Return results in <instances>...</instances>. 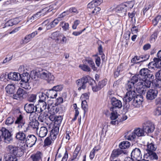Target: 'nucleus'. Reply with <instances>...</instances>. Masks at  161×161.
<instances>
[{
    "label": "nucleus",
    "instance_id": "18",
    "mask_svg": "<svg viewBox=\"0 0 161 161\" xmlns=\"http://www.w3.org/2000/svg\"><path fill=\"white\" fill-rule=\"evenodd\" d=\"M21 75L19 73L15 72H11L8 75V78L14 81H18L21 79Z\"/></svg>",
    "mask_w": 161,
    "mask_h": 161
},
{
    "label": "nucleus",
    "instance_id": "16",
    "mask_svg": "<svg viewBox=\"0 0 161 161\" xmlns=\"http://www.w3.org/2000/svg\"><path fill=\"white\" fill-rule=\"evenodd\" d=\"M111 103L113 106L111 108H114V109L116 108H120L122 107V104L121 101L116 98L114 97H112L111 98Z\"/></svg>",
    "mask_w": 161,
    "mask_h": 161
},
{
    "label": "nucleus",
    "instance_id": "30",
    "mask_svg": "<svg viewBox=\"0 0 161 161\" xmlns=\"http://www.w3.org/2000/svg\"><path fill=\"white\" fill-rule=\"evenodd\" d=\"M130 146V143L127 141H124L119 145V147L120 149H125L129 148Z\"/></svg>",
    "mask_w": 161,
    "mask_h": 161
},
{
    "label": "nucleus",
    "instance_id": "42",
    "mask_svg": "<svg viewBox=\"0 0 161 161\" xmlns=\"http://www.w3.org/2000/svg\"><path fill=\"white\" fill-rule=\"evenodd\" d=\"M125 6V8L126 9L127 11L132 8L134 5V3L133 1H129L128 2L125 3L123 4Z\"/></svg>",
    "mask_w": 161,
    "mask_h": 161
},
{
    "label": "nucleus",
    "instance_id": "4",
    "mask_svg": "<svg viewBox=\"0 0 161 161\" xmlns=\"http://www.w3.org/2000/svg\"><path fill=\"white\" fill-rule=\"evenodd\" d=\"M89 78L88 76H85L76 80V82L77 86L79 87V91H80L81 89L84 90L86 88Z\"/></svg>",
    "mask_w": 161,
    "mask_h": 161
},
{
    "label": "nucleus",
    "instance_id": "38",
    "mask_svg": "<svg viewBox=\"0 0 161 161\" xmlns=\"http://www.w3.org/2000/svg\"><path fill=\"white\" fill-rule=\"evenodd\" d=\"M41 153L40 152H37L36 154L31 156L33 161H40L41 160Z\"/></svg>",
    "mask_w": 161,
    "mask_h": 161
},
{
    "label": "nucleus",
    "instance_id": "24",
    "mask_svg": "<svg viewBox=\"0 0 161 161\" xmlns=\"http://www.w3.org/2000/svg\"><path fill=\"white\" fill-rule=\"evenodd\" d=\"M125 136L126 139L130 141H135L138 138L134 130L131 133L127 132Z\"/></svg>",
    "mask_w": 161,
    "mask_h": 161
},
{
    "label": "nucleus",
    "instance_id": "47",
    "mask_svg": "<svg viewBox=\"0 0 161 161\" xmlns=\"http://www.w3.org/2000/svg\"><path fill=\"white\" fill-rule=\"evenodd\" d=\"M14 117H9L6 120L5 124L8 125H9L14 123Z\"/></svg>",
    "mask_w": 161,
    "mask_h": 161
},
{
    "label": "nucleus",
    "instance_id": "10",
    "mask_svg": "<svg viewBox=\"0 0 161 161\" xmlns=\"http://www.w3.org/2000/svg\"><path fill=\"white\" fill-rule=\"evenodd\" d=\"M136 96V93L134 91L129 90L123 98V100L126 103H129L134 99Z\"/></svg>",
    "mask_w": 161,
    "mask_h": 161
},
{
    "label": "nucleus",
    "instance_id": "22",
    "mask_svg": "<svg viewBox=\"0 0 161 161\" xmlns=\"http://www.w3.org/2000/svg\"><path fill=\"white\" fill-rule=\"evenodd\" d=\"M147 148L146 151L147 152H154L157 149V146L154 142L150 141L148 142L147 145Z\"/></svg>",
    "mask_w": 161,
    "mask_h": 161
},
{
    "label": "nucleus",
    "instance_id": "32",
    "mask_svg": "<svg viewBox=\"0 0 161 161\" xmlns=\"http://www.w3.org/2000/svg\"><path fill=\"white\" fill-rule=\"evenodd\" d=\"M129 80L131 81V83L133 82L135 84L138 81H139L138 83L139 82H141L142 81L141 79V78L139 74L133 76Z\"/></svg>",
    "mask_w": 161,
    "mask_h": 161
},
{
    "label": "nucleus",
    "instance_id": "15",
    "mask_svg": "<svg viewBox=\"0 0 161 161\" xmlns=\"http://www.w3.org/2000/svg\"><path fill=\"white\" fill-rule=\"evenodd\" d=\"M131 157H133L137 160H139L142 157V154L139 148H136L133 150L131 154Z\"/></svg>",
    "mask_w": 161,
    "mask_h": 161
},
{
    "label": "nucleus",
    "instance_id": "39",
    "mask_svg": "<svg viewBox=\"0 0 161 161\" xmlns=\"http://www.w3.org/2000/svg\"><path fill=\"white\" fill-rule=\"evenodd\" d=\"M86 61L91 66L93 70L95 71L97 70V68L95 67V64L92 58H87L86 59Z\"/></svg>",
    "mask_w": 161,
    "mask_h": 161
},
{
    "label": "nucleus",
    "instance_id": "27",
    "mask_svg": "<svg viewBox=\"0 0 161 161\" xmlns=\"http://www.w3.org/2000/svg\"><path fill=\"white\" fill-rule=\"evenodd\" d=\"M48 130L46 127L42 126L40 128L38 133V136L40 137H44L47 134Z\"/></svg>",
    "mask_w": 161,
    "mask_h": 161
},
{
    "label": "nucleus",
    "instance_id": "8",
    "mask_svg": "<svg viewBox=\"0 0 161 161\" xmlns=\"http://www.w3.org/2000/svg\"><path fill=\"white\" fill-rule=\"evenodd\" d=\"M40 77L41 78L45 80L48 81L53 80L54 79V76L46 70L42 72L40 74Z\"/></svg>",
    "mask_w": 161,
    "mask_h": 161
},
{
    "label": "nucleus",
    "instance_id": "29",
    "mask_svg": "<svg viewBox=\"0 0 161 161\" xmlns=\"http://www.w3.org/2000/svg\"><path fill=\"white\" fill-rule=\"evenodd\" d=\"M17 92L22 99L25 98L28 96L27 92L21 88H19Z\"/></svg>",
    "mask_w": 161,
    "mask_h": 161
},
{
    "label": "nucleus",
    "instance_id": "9",
    "mask_svg": "<svg viewBox=\"0 0 161 161\" xmlns=\"http://www.w3.org/2000/svg\"><path fill=\"white\" fill-rule=\"evenodd\" d=\"M36 141V137L35 135H29L27 136L25 141L27 146L31 147L35 145Z\"/></svg>",
    "mask_w": 161,
    "mask_h": 161
},
{
    "label": "nucleus",
    "instance_id": "5",
    "mask_svg": "<svg viewBox=\"0 0 161 161\" xmlns=\"http://www.w3.org/2000/svg\"><path fill=\"white\" fill-rule=\"evenodd\" d=\"M15 124H17V127L20 129L23 128L24 132H27L29 130V126L27 125H25V121L23 119V117L21 114H20L16 119L15 122Z\"/></svg>",
    "mask_w": 161,
    "mask_h": 161
},
{
    "label": "nucleus",
    "instance_id": "56",
    "mask_svg": "<svg viewBox=\"0 0 161 161\" xmlns=\"http://www.w3.org/2000/svg\"><path fill=\"white\" fill-rule=\"evenodd\" d=\"M152 4H149L146 5L143 10V14L145 15L146 12L152 7Z\"/></svg>",
    "mask_w": 161,
    "mask_h": 161
},
{
    "label": "nucleus",
    "instance_id": "54",
    "mask_svg": "<svg viewBox=\"0 0 161 161\" xmlns=\"http://www.w3.org/2000/svg\"><path fill=\"white\" fill-rule=\"evenodd\" d=\"M149 55H141L140 56V62H142L147 60L149 58Z\"/></svg>",
    "mask_w": 161,
    "mask_h": 161
},
{
    "label": "nucleus",
    "instance_id": "58",
    "mask_svg": "<svg viewBox=\"0 0 161 161\" xmlns=\"http://www.w3.org/2000/svg\"><path fill=\"white\" fill-rule=\"evenodd\" d=\"M156 63L153 59V61L150 62L148 64V67L149 69H154L155 67V64Z\"/></svg>",
    "mask_w": 161,
    "mask_h": 161
},
{
    "label": "nucleus",
    "instance_id": "34",
    "mask_svg": "<svg viewBox=\"0 0 161 161\" xmlns=\"http://www.w3.org/2000/svg\"><path fill=\"white\" fill-rule=\"evenodd\" d=\"M37 94H31L29 95L27 98V100L30 103H35L36 101Z\"/></svg>",
    "mask_w": 161,
    "mask_h": 161
},
{
    "label": "nucleus",
    "instance_id": "21",
    "mask_svg": "<svg viewBox=\"0 0 161 161\" xmlns=\"http://www.w3.org/2000/svg\"><path fill=\"white\" fill-rule=\"evenodd\" d=\"M123 4L118 6L116 8V12L118 14H121L120 16H124L126 15L127 10Z\"/></svg>",
    "mask_w": 161,
    "mask_h": 161
},
{
    "label": "nucleus",
    "instance_id": "20",
    "mask_svg": "<svg viewBox=\"0 0 161 161\" xmlns=\"http://www.w3.org/2000/svg\"><path fill=\"white\" fill-rule=\"evenodd\" d=\"M35 106L32 103H26L24 106V109L28 113H32L34 112Z\"/></svg>",
    "mask_w": 161,
    "mask_h": 161
},
{
    "label": "nucleus",
    "instance_id": "63",
    "mask_svg": "<svg viewBox=\"0 0 161 161\" xmlns=\"http://www.w3.org/2000/svg\"><path fill=\"white\" fill-rule=\"evenodd\" d=\"M95 56H97L95 61L96 64L97 66L99 67L101 63L100 58L99 57L97 56L96 55H95Z\"/></svg>",
    "mask_w": 161,
    "mask_h": 161
},
{
    "label": "nucleus",
    "instance_id": "35",
    "mask_svg": "<svg viewBox=\"0 0 161 161\" xmlns=\"http://www.w3.org/2000/svg\"><path fill=\"white\" fill-rule=\"evenodd\" d=\"M155 75L157 79V85L159 86H161V70L157 72Z\"/></svg>",
    "mask_w": 161,
    "mask_h": 161
},
{
    "label": "nucleus",
    "instance_id": "49",
    "mask_svg": "<svg viewBox=\"0 0 161 161\" xmlns=\"http://www.w3.org/2000/svg\"><path fill=\"white\" fill-rule=\"evenodd\" d=\"M79 67L84 71L89 72L91 71V69L88 66L85 64H80L79 66Z\"/></svg>",
    "mask_w": 161,
    "mask_h": 161
},
{
    "label": "nucleus",
    "instance_id": "62",
    "mask_svg": "<svg viewBox=\"0 0 161 161\" xmlns=\"http://www.w3.org/2000/svg\"><path fill=\"white\" fill-rule=\"evenodd\" d=\"M12 58V56L7 55L5 59L4 60L3 63H5L11 60Z\"/></svg>",
    "mask_w": 161,
    "mask_h": 161
},
{
    "label": "nucleus",
    "instance_id": "55",
    "mask_svg": "<svg viewBox=\"0 0 161 161\" xmlns=\"http://www.w3.org/2000/svg\"><path fill=\"white\" fill-rule=\"evenodd\" d=\"M63 101L64 100L62 97H59L56 99L55 105V106H58L63 103Z\"/></svg>",
    "mask_w": 161,
    "mask_h": 161
},
{
    "label": "nucleus",
    "instance_id": "26",
    "mask_svg": "<svg viewBox=\"0 0 161 161\" xmlns=\"http://www.w3.org/2000/svg\"><path fill=\"white\" fill-rule=\"evenodd\" d=\"M23 131H20L16 134V138L18 140L21 141H25L26 138L25 134Z\"/></svg>",
    "mask_w": 161,
    "mask_h": 161
},
{
    "label": "nucleus",
    "instance_id": "60",
    "mask_svg": "<svg viewBox=\"0 0 161 161\" xmlns=\"http://www.w3.org/2000/svg\"><path fill=\"white\" fill-rule=\"evenodd\" d=\"M80 23V21L79 20H76L75 21L72 26V28L73 29L75 30L76 29L77 26Z\"/></svg>",
    "mask_w": 161,
    "mask_h": 161
},
{
    "label": "nucleus",
    "instance_id": "13",
    "mask_svg": "<svg viewBox=\"0 0 161 161\" xmlns=\"http://www.w3.org/2000/svg\"><path fill=\"white\" fill-rule=\"evenodd\" d=\"M125 153V151L121 149H114L111 153L109 160H114L122 154Z\"/></svg>",
    "mask_w": 161,
    "mask_h": 161
},
{
    "label": "nucleus",
    "instance_id": "19",
    "mask_svg": "<svg viewBox=\"0 0 161 161\" xmlns=\"http://www.w3.org/2000/svg\"><path fill=\"white\" fill-rule=\"evenodd\" d=\"M16 85L14 84H8L5 88L7 93L8 94H12L15 92Z\"/></svg>",
    "mask_w": 161,
    "mask_h": 161
},
{
    "label": "nucleus",
    "instance_id": "2",
    "mask_svg": "<svg viewBox=\"0 0 161 161\" xmlns=\"http://www.w3.org/2000/svg\"><path fill=\"white\" fill-rule=\"evenodd\" d=\"M54 120V127L51 131V136L53 137V139H56L58 133L60 125L63 119L62 116L59 115L56 116Z\"/></svg>",
    "mask_w": 161,
    "mask_h": 161
},
{
    "label": "nucleus",
    "instance_id": "45",
    "mask_svg": "<svg viewBox=\"0 0 161 161\" xmlns=\"http://www.w3.org/2000/svg\"><path fill=\"white\" fill-rule=\"evenodd\" d=\"M60 25L62 27L63 30L64 31H66L69 29V24L66 23L64 21L61 22L60 23Z\"/></svg>",
    "mask_w": 161,
    "mask_h": 161
},
{
    "label": "nucleus",
    "instance_id": "31",
    "mask_svg": "<svg viewBox=\"0 0 161 161\" xmlns=\"http://www.w3.org/2000/svg\"><path fill=\"white\" fill-rule=\"evenodd\" d=\"M134 130L137 138L145 136V132L142 128H136Z\"/></svg>",
    "mask_w": 161,
    "mask_h": 161
},
{
    "label": "nucleus",
    "instance_id": "53",
    "mask_svg": "<svg viewBox=\"0 0 161 161\" xmlns=\"http://www.w3.org/2000/svg\"><path fill=\"white\" fill-rule=\"evenodd\" d=\"M154 115L158 116L161 115V107H158L156 108L154 111Z\"/></svg>",
    "mask_w": 161,
    "mask_h": 161
},
{
    "label": "nucleus",
    "instance_id": "17",
    "mask_svg": "<svg viewBox=\"0 0 161 161\" xmlns=\"http://www.w3.org/2000/svg\"><path fill=\"white\" fill-rule=\"evenodd\" d=\"M38 94H39V102H45L47 99L48 98L46 90H42Z\"/></svg>",
    "mask_w": 161,
    "mask_h": 161
},
{
    "label": "nucleus",
    "instance_id": "25",
    "mask_svg": "<svg viewBox=\"0 0 161 161\" xmlns=\"http://www.w3.org/2000/svg\"><path fill=\"white\" fill-rule=\"evenodd\" d=\"M145 158H148L151 160H157L158 157L156 153L154 152H147L144 156Z\"/></svg>",
    "mask_w": 161,
    "mask_h": 161
},
{
    "label": "nucleus",
    "instance_id": "44",
    "mask_svg": "<svg viewBox=\"0 0 161 161\" xmlns=\"http://www.w3.org/2000/svg\"><path fill=\"white\" fill-rule=\"evenodd\" d=\"M16 156L14 155H8L5 158L6 161H17Z\"/></svg>",
    "mask_w": 161,
    "mask_h": 161
},
{
    "label": "nucleus",
    "instance_id": "12",
    "mask_svg": "<svg viewBox=\"0 0 161 161\" xmlns=\"http://www.w3.org/2000/svg\"><path fill=\"white\" fill-rule=\"evenodd\" d=\"M158 93V92L157 90L155 89H150L147 92L146 98L148 100H153L156 97Z\"/></svg>",
    "mask_w": 161,
    "mask_h": 161
},
{
    "label": "nucleus",
    "instance_id": "52",
    "mask_svg": "<svg viewBox=\"0 0 161 161\" xmlns=\"http://www.w3.org/2000/svg\"><path fill=\"white\" fill-rule=\"evenodd\" d=\"M38 103L42 112L46 109L47 108V104L46 102H39Z\"/></svg>",
    "mask_w": 161,
    "mask_h": 161
},
{
    "label": "nucleus",
    "instance_id": "57",
    "mask_svg": "<svg viewBox=\"0 0 161 161\" xmlns=\"http://www.w3.org/2000/svg\"><path fill=\"white\" fill-rule=\"evenodd\" d=\"M106 84V82L105 80H102L99 81L98 83V85L100 87V89L103 87Z\"/></svg>",
    "mask_w": 161,
    "mask_h": 161
},
{
    "label": "nucleus",
    "instance_id": "28",
    "mask_svg": "<svg viewBox=\"0 0 161 161\" xmlns=\"http://www.w3.org/2000/svg\"><path fill=\"white\" fill-rule=\"evenodd\" d=\"M48 98H54L57 96V93L53 89L49 90H46Z\"/></svg>",
    "mask_w": 161,
    "mask_h": 161
},
{
    "label": "nucleus",
    "instance_id": "51",
    "mask_svg": "<svg viewBox=\"0 0 161 161\" xmlns=\"http://www.w3.org/2000/svg\"><path fill=\"white\" fill-rule=\"evenodd\" d=\"M154 60L156 63L155 68L158 69L161 68V60L155 58H154Z\"/></svg>",
    "mask_w": 161,
    "mask_h": 161
},
{
    "label": "nucleus",
    "instance_id": "3",
    "mask_svg": "<svg viewBox=\"0 0 161 161\" xmlns=\"http://www.w3.org/2000/svg\"><path fill=\"white\" fill-rule=\"evenodd\" d=\"M12 140V137L10 132L5 128L3 127L0 130V142L3 141L9 143Z\"/></svg>",
    "mask_w": 161,
    "mask_h": 161
},
{
    "label": "nucleus",
    "instance_id": "40",
    "mask_svg": "<svg viewBox=\"0 0 161 161\" xmlns=\"http://www.w3.org/2000/svg\"><path fill=\"white\" fill-rule=\"evenodd\" d=\"M110 110L111 111H112L110 117L111 119L112 120L116 119L118 117L116 110L114 109V108H111Z\"/></svg>",
    "mask_w": 161,
    "mask_h": 161
},
{
    "label": "nucleus",
    "instance_id": "43",
    "mask_svg": "<svg viewBox=\"0 0 161 161\" xmlns=\"http://www.w3.org/2000/svg\"><path fill=\"white\" fill-rule=\"evenodd\" d=\"M81 149V147L79 145H77L73 153V160L75 159L78 156L79 152Z\"/></svg>",
    "mask_w": 161,
    "mask_h": 161
},
{
    "label": "nucleus",
    "instance_id": "61",
    "mask_svg": "<svg viewBox=\"0 0 161 161\" xmlns=\"http://www.w3.org/2000/svg\"><path fill=\"white\" fill-rule=\"evenodd\" d=\"M40 107L38 104L37 106H35V110L34 112H37V113H41L42 112V110L41 109Z\"/></svg>",
    "mask_w": 161,
    "mask_h": 161
},
{
    "label": "nucleus",
    "instance_id": "48",
    "mask_svg": "<svg viewBox=\"0 0 161 161\" xmlns=\"http://www.w3.org/2000/svg\"><path fill=\"white\" fill-rule=\"evenodd\" d=\"M81 107L84 110V117L85 116L86 113L87 111V105L86 101H83L81 103Z\"/></svg>",
    "mask_w": 161,
    "mask_h": 161
},
{
    "label": "nucleus",
    "instance_id": "36",
    "mask_svg": "<svg viewBox=\"0 0 161 161\" xmlns=\"http://www.w3.org/2000/svg\"><path fill=\"white\" fill-rule=\"evenodd\" d=\"M32 38L29 35H26L24 39H22L20 42V44L22 45H24L29 42Z\"/></svg>",
    "mask_w": 161,
    "mask_h": 161
},
{
    "label": "nucleus",
    "instance_id": "23",
    "mask_svg": "<svg viewBox=\"0 0 161 161\" xmlns=\"http://www.w3.org/2000/svg\"><path fill=\"white\" fill-rule=\"evenodd\" d=\"M65 12H64L59 15V17L58 18L55 19L51 22L49 25L51 28L54 27L56 25H57L59 22L61 21L62 19L61 18L63 17L65 15L64 14Z\"/></svg>",
    "mask_w": 161,
    "mask_h": 161
},
{
    "label": "nucleus",
    "instance_id": "37",
    "mask_svg": "<svg viewBox=\"0 0 161 161\" xmlns=\"http://www.w3.org/2000/svg\"><path fill=\"white\" fill-rule=\"evenodd\" d=\"M38 119L42 122H46L47 120V114L41 113L38 117Z\"/></svg>",
    "mask_w": 161,
    "mask_h": 161
},
{
    "label": "nucleus",
    "instance_id": "6",
    "mask_svg": "<svg viewBox=\"0 0 161 161\" xmlns=\"http://www.w3.org/2000/svg\"><path fill=\"white\" fill-rule=\"evenodd\" d=\"M7 150L10 153L12 154V155H14L18 157H20L22 156L23 153L22 150L20 148L11 145L8 146Z\"/></svg>",
    "mask_w": 161,
    "mask_h": 161
},
{
    "label": "nucleus",
    "instance_id": "64",
    "mask_svg": "<svg viewBox=\"0 0 161 161\" xmlns=\"http://www.w3.org/2000/svg\"><path fill=\"white\" fill-rule=\"evenodd\" d=\"M100 89V87H99L98 85H96L92 86V90L94 92H97Z\"/></svg>",
    "mask_w": 161,
    "mask_h": 161
},
{
    "label": "nucleus",
    "instance_id": "11",
    "mask_svg": "<svg viewBox=\"0 0 161 161\" xmlns=\"http://www.w3.org/2000/svg\"><path fill=\"white\" fill-rule=\"evenodd\" d=\"M133 100L132 104L134 107L136 108L140 107V105L143 101L142 96L141 95H137Z\"/></svg>",
    "mask_w": 161,
    "mask_h": 161
},
{
    "label": "nucleus",
    "instance_id": "50",
    "mask_svg": "<svg viewBox=\"0 0 161 161\" xmlns=\"http://www.w3.org/2000/svg\"><path fill=\"white\" fill-rule=\"evenodd\" d=\"M64 88V86L63 85H59L55 86L53 87V89L56 92L61 91Z\"/></svg>",
    "mask_w": 161,
    "mask_h": 161
},
{
    "label": "nucleus",
    "instance_id": "7",
    "mask_svg": "<svg viewBox=\"0 0 161 161\" xmlns=\"http://www.w3.org/2000/svg\"><path fill=\"white\" fill-rule=\"evenodd\" d=\"M143 129L146 133H152L154 130L155 127L153 124L150 121L144 123L142 125Z\"/></svg>",
    "mask_w": 161,
    "mask_h": 161
},
{
    "label": "nucleus",
    "instance_id": "1",
    "mask_svg": "<svg viewBox=\"0 0 161 161\" xmlns=\"http://www.w3.org/2000/svg\"><path fill=\"white\" fill-rule=\"evenodd\" d=\"M139 75L142 81L137 84L136 89L143 92L146 88L150 87L154 77L151 71L145 68L141 69Z\"/></svg>",
    "mask_w": 161,
    "mask_h": 161
},
{
    "label": "nucleus",
    "instance_id": "46",
    "mask_svg": "<svg viewBox=\"0 0 161 161\" xmlns=\"http://www.w3.org/2000/svg\"><path fill=\"white\" fill-rule=\"evenodd\" d=\"M21 82L20 84L21 87L26 89H29L31 88L28 82L24 81Z\"/></svg>",
    "mask_w": 161,
    "mask_h": 161
},
{
    "label": "nucleus",
    "instance_id": "14",
    "mask_svg": "<svg viewBox=\"0 0 161 161\" xmlns=\"http://www.w3.org/2000/svg\"><path fill=\"white\" fill-rule=\"evenodd\" d=\"M31 115L32 114H31L29 118L31 121L30 122L29 125H27V126H29V128L31 127L33 129L36 131L38 128L39 123L35 118L32 119L31 117Z\"/></svg>",
    "mask_w": 161,
    "mask_h": 161
},
{
    "label": "nucleus",
    "instance_id": "41",
    "mask_svg": "<svg viewBox=\"0 0 161 161\" xmlns=\"http://www.w3.org/2000/svg\"><path fill=\"white\" fill-rule=\"evenodd\" d=\"M56 139H53V137L51 136V133L49 137H47L44 141V145L45 146L50 145L52 143V140L53 141Z\"/></svg>",
    "mask_w": 161,
    "mask_h": 161
},
{
    "label": "nucleus",
    "instance_id": "33",
    "mask_svg": "<svg viewBox=\"0 0 161 161\" xmlns=\"http://www.w3.org/2000/svg\"><path fill=\"white\" fill-rule=\"evenodd\" d=\"M22 76L21 75V82L26 81L28 82L30 79V76L29 73L26 72L23 73L22 74Z\"/></svg>",
    "mask_w": 161,
    "mask_h": 161
},
{
    "label": "nucleus",
    "instance_id": "59",
    "mask_svg": "<svg viewBox=\"0 0 161 161\" xmlns=\"http://www.w3.org/2000/svg\"><path fill=\"white\" fill-rule=\"evenodd\" d=\"M88 7L90 8H93L97 7V5L95 4V3L92 0L90 3L87 5Z\"/></svg>",
    "mask_w": 161,
    "mask_h": 161
}]
</instances>
